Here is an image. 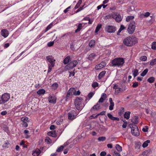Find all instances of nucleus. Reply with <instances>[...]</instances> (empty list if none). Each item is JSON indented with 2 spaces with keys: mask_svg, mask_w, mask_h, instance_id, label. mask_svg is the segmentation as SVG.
<instances>
[{
  "mask_svg": "<svg viewBox=\"0 0 156 156\" xmlns=\"http://www.w3.org/2000/svg\"><path fill=\"white\" fill-rule=\"evenodd\" d=\"M137 42V39L134 37H129L125 39L123 44L127 46H131Z\"/></svg>",
  "mask_w": 156,
  "mask_h": 156,
  "instance_id": "nucleus-1",
  "label": "nucleus"
},
{
  "mask_svg": "<svg viewBox=\"0 0 156 156\" xmlns=\"http://www.w3.org/2000/svg\"><path fill=\"white\" fill-rule=\"evenodd\" d=\"M125 62L124 59L121 58H114L111 62L113 67H122Z\"/></svg>",
  "mask_w": 156,
  "mask_h": 156,
  "instance_id": "nucleus-2",
  "label": "nucleus"
},
{
  "mask_svg": "<svg viewBox=\"0 0 156 156\" xmlns=\"http://www.w3.org/2000/svg\"><path fill=\"white\" fill-rule=\"evenodd\" d=\"M83 100L81 98H77L75 101V105L76 108L79 110L82 109L84 106V104L83 103Z\"/></svg>",
  "mask_w": 156,
  "mask_h": 156,
  "instance_id": "nucleus-3",
  "label": "nucleus"
},
{
  "mask_svg": "<svg viewBox=\"0 0 156 156\" xmlns=\"http://www.w3.org/2000/svg\"><path fill=\"white\" fill-rule=\"evenodd\" d=\"M47 61L50 64H48V72H50L53 67L54 66L55 60L52 56H48L46 57Z\"/></svg>",
  "mask_w": 156,
  "mask_h": 156,
  "instance_id": "nucleus-4",
  "label": "nucleus"
},
{
  "mask_svg": "<svg viewBox=\"0 0 156 156\" xmlns=\"http://www.w3.org/2000/svg\"><path fill=\"white\" fill-rule=\"evenodd\" d=\"M130 127L131 128V133L134 136H138L140 134L138 128L135 124H130L129 125Z\"/></svg>",
  "mask_w": 156,
  "mask_h": 156,
  "instance_id": "nucleus-5",
  "label": "nucleus"
},
{
  "mask_svg": "<svg viewBox=\"0 0 156 156\" xmlns=\"http://www.w3.org/2000/svg\"><path fill=\"white\" fill-rule=\"evenodd\" d=\"M135 23L134 21H131L129 25L127 30L129 34H132L135 30Z\"/></svg>",
  "mask_w": 156,
  "mask_h": 156,
  "instance_id": "nucleus-6",
  "label": "nucleus"
},
{
  "mask_svg": "<svg viewBox=\"0 0 156 156\" xmlns=\"http://www.w3.org/2000/svg\"><path fill=\"white\" fill-rule=\"evenodd\" d=\"M10 98V95L9 94H4L1 97L2 100H0V104H3L9 100Z\"/></svg>",
  "mask_w": 156,
  "mask_h": 156,
  "instance_id": "nucleus-7",
  "label": "nucleus"
},
{
  "mask_svg": "<svg viewBox=\"0 0 156 156\" xmlns=\"http://www.w3.org/2000/svg\"><path fill=\"white\" fill-rule=\"evenodd\" d=\"M109 18H113L115 20V21L119 22L121 21L122 17L119 14H112L108 16Z\"/></svg>",
  "mask_w": 156,
  "mask_h": 156,
  "instance_id": "nucleus-8",
  "label": "nucleus"
},
{
  "mask_svg": "<svg viewBox=\"0 0 156 156\" xmlns=\"http://www.w3.org/2000/svg\"><path fill=\"white\" fill-rule=\"evenodd\" d=\"M114 89H115V94H118L120 92H122L125 90L126 89V87H124V88H121L119 87L117 84H115L114 85L113 87Z\"/></svg>",
  "mask_w": 156,
  "mask_h": 156,
  "instance_id": "nucleus-9",
  "label": "nucleus"
},
{
  "mask_svg": "<svg viewBox=\"0 0 156 156\" xmlns=\"http://www.w3.org/2000/svg\"><path fill=\"white\" fill-rule=\"evenodd\" d=\"M105 30L108 33H113L116 30L115 27L112 26H107L105 28Z\"/></svg>",
  "mask_w": 156,
  "mask_h": 156,
  "instance_id": "nucleus-10",
  "label": "nucleus"
},
{
  "mask_svg": "<svg viewBox=\"0 0 156 156\" xmlns=\"http://www.w3.org/2000/svg\"><path fill=\"white\" fill-rule=\"evenodd\" d=\"M21 121L23 122L21 124L23 126L26 127H27L28 125L27 122H28V118L26 117H22L21 118Z\"/></svg>",
  "mask_w": 156,
  "mask_h": 156,
  "instance_id": "nucleus-11",
  "label": "nucleus"
},
{
  "mask_svg": "<svg viewBox=\"0 0 156 156\" xmlns=\"http://www.w3.org/2000/svg\"><path fill=\"white\" fill-rule=\"evenodd\" d=\"M78 63L77 61L73 60L68 64L67 65V66L69 68L72 69L75 67L77 65Z\"/></svg>",
  "mask_w": 156,
  "mask_h": 156,
  "instance_id": "nucleus-12",
  "label": "nucleus"
},
{
  "mask_svg": "<svg viewBox=\"0 0 156 156\" xmlns=\"http://www.w3.org/2000/svg\"><path fill=\"white\" fill-rule=\"evenodd\" d=\"M76 113L74 111H72L68 114V118L69 119L73 120L75 118L76 116Z\"/></svg>",
  "mask_w": 156,
  "mask_h": 156,
  "instance_id": "nucleus-13",
  "label": "nucleus"
},
{
  "mask_svg": "<svg viewBox=\"0 0 156 156\" xmlns=\"http://www.w3.org/2000/svg\"><path fill=\"white\" fill-rule=\"evenodd\" d=\"M48 100L50 103L55 104L56 102V98L55 96L50 95L48 98Z\"/></svg>",
  "mask_w": 156,
  "mask_h": 156,
  "instance_id": "nucleus-14",
  "label": "nucleus"
},
{
  "mask_svg": "<svg viewBox=\"0 0 156 156\" xmlns=\"http://www.w3.org/2000/svg\"><path fill=\"white\" fill-rule=\"evenodd\" d=\"M75 92V89L73 87L71 88L68 92L67 97H69L70 95H74Z\"/></svg>",
  "mask_w": 156,
  "mask_h": 156,
  "instance_id": "nucleus-15",
  "label": "nucleus"
},
{
  "mask_svg": "<svg viewBox=\"0 0 156 156\" xmlns=\"http://www.w3.org/2000/svg\"><path fill=\"white\" fill-rule=\"evenodd\" d=\"M9 34L8 31L6 29H3L1 30V35L5 38Z\"/></svg>",
  "mask_w": 156,
  "mask_h": 156,
  "instance_id": "nucleus-16",
  "label": "nucleus"
},
{
  "mask_svg": "<svg viewBox=\"0 0 156 156\" xmlns=\"http://www.w3.org/2000/svg\"><path fill=\"white\" fill-rule=\"evenodd\" d=\"M101 108L100 105L99 104V103H98V102H97L96 105H94L91 108V110H94L97 111L98 109H100Z\"/></svg>",
  "mask_w": 156,
  "mask_h": 156,
  "instance_id": "nucleus-17",
  "label": "nucleus"
},
{
  "mask_svg": "<svg viewBox=\"0 0 156 156\" xmlns=\"http://www.w3.org/2000/svg\"><path fill=\"white\" fill-rule=\"evenodd\" d=\"M107 116L108 117L112 120H117L119 121V118L114 117L112 114H110L109 113L107 114Z\"/></svg>",
  "mask_w": 156,
  "mask_h": 156,
  "instance_id": "nucleus-18",
  "label": "nucleus"
},
{
  "mask_svg": "<svg viewBox=\"0 0 156 156\" xmlns=\"http://www.w3.org/2000/svg\"><path fill=\"white\" fill-rule=\"evenodd\" d=\"M109 101L110 103V105L109 106V109L110 110H112L113 109L114 106V103L112 101V98H110L109 99Z\"/></svg>",
  "mask_w": 156,
  "mask_h": 156,
  "instance_id": "nucleus-19",
  "label": "nucleus"
},
{
  "mask_svg": "<svg viewBox=\"0 0 156 156\" xmlns=\"http://www.w3.org/2000/svg\"><path fill=\"white\" fill-rule=\"evenodd\" d=\"M138 117L137 116H134L131 119V122L135 124H137L138 122Z\"/></svg>",
  "mask_w": 156,
  "mask_h": 156,
  "instance_id": "nucleus-20",
  "label": "nucleus"
},
{
  "mask_svg": "<svg viewBox=\"0 0 156 156\" xmlns=\"http://www.w3.org/2000/svg\"><path fill=\"white\" fill-rule=\"evenodd\" d=\"M40 152V150L37 149L33 151L32 155L34 156H38Z\"/></svg>",
  "mask_w": 156,
  "mask_h": 156,
  "instance_id": "nucleus-21",
  "label": "nucleus"
},
{
  "mask_svg": "<svg viewBox=\"0 0 156 156\" xmlns=\"http://www.w3.org/2000/svg\"><path fill=\"white\" fill-rule=\"evenodd\" d=\"M151 153V150L148 149L143 152L142 155L143 156H147L150 154Z\"/></svg>",
  "mask_w": 156,
  "mask_h": 156,
  "instance_id": "nucleus-22",
  "label": "nucleus"
},
{
  "mask_svg": "<svg viewBox=\"0 0 156 156\" xmlns=\"http://www.w3.org/2000/svg\"><path fill=\"white\" fill-rule=\"evenodd\" d=\"M48 135L49 136H51L53 137H55L57 136L55 131H52L48 132Z\"/></svg>",
  "mask_w": 156,
  "mask_h": 156,
  "instance_id": "nucleus-23",
  "label": "nucleus"
},
{
  "mask_svg": "<svg viewBox=\"0 0 156 156\" xmlns=\"http://www.w3.org/2000/svg\"><path fill=\"white\" fill-rule=\"evenodd\" d=\"M105 73L106 71H102L101 72L98 76V79L100 80L101 79L105 76Z\"/></svg>",
  "mask_w": 156,
  "mask_h": 156,
  "instance_id": "nucleus-24",
  "label": "nucleus"
},
{
  "mask_svg": "<svg viewBox=\"0 0 156 156\" xmlns=\"http://www.w3.org/2000/svg\"><path fill=\"white\" fill-rule=\"evenodd\" d=\"M130 112H126L124 114V118L128 119L130 117Z\"/></svg>",
  "mask_w": 156,
  "mask_h": 156,
  "instance_id": "nucleus-25",
  "label": "nucleus"
},
{
  "mask_svg": "<svg viewBox=\"0 0 156 156\" xmlns=\"http://www.w3.org/2000/svg\"><path fill=\"white\" fill-rule=\"evenodd\" d=\"M141 145V143L140 142L136 143L135 144V148L139 150Z\"/></svg>",
  "mask_w": 156,
  "mask_h": 156,
  "instance_id": "nucleus-26",
  "label": "nucleus"
},
{
  "mask_svg": "<svg viewBox=\"0 0 156 156\" xmlns=\"http://www.w3.org/2000/svg\"><path fill=\"white\" fill-rule=\"evenodd\" d=\"M132 72L134 77H135L138 74V70L137 69H134L133 70Z\"/></svg>",
  "mask_w": 156,
  "mask_h": 156,
  "instance_id": "nucleus-27",
  "label": "nucleus"
},
{
  "mask_svg": "<svg viewBox=\"0 0 156 156\" xmlns=\"http://www.w3.org/2000/svg\"><path fill=\"white\" fill-rule=\"evenodd\" d=\"M150 141L149 140H147L145 141L142 144V147L144 148L147 147L148 145V144L150 143Z\"/></svg>",
  "mask_w": 156,
  "mask_h": 156,
  "instance_id": "nucleus-28",
  "label": "nucleus"
},
{
  "mask_svg": "<svg viewBox=\"0 0 156 156\" xmlns=\"http://www.w3.org/2000/svg\"><path fill=\"white\" fill-rule=\"evenodd\" d=\"M70 59V56L67 57L64 60L63 63L65 64H67L69 62Z\"/></svg>",
  "mask_w": 156,
  "mask_h": 156,
  "instance_id": "nucleus-29",
  "label": "nucleus"
},
{
  "mask_svg": "<svg viewBox=\"0 0 156 156\" xmlns=\"http://www.w3.org/2000/svg\"><path fill=\"white\" fill-rule=\"evenodd\" d=\"M82 0H79L78 2L77 3V4L74 7V9H75L78 8L80 6V4L82 3Z\"/></svg>",
  "mask_w": 156,
  "mask_h": 156,
  "instance_id": "nucleus-30",
  "label": "nucleus"
},
{
  "mask_svg": "<svg viewBox=\"0 0 156 156\" xmlns=\"http://www.w3.org/2000/svg\"><path fill=\"white\" fill-rule=\"evenodd\" d=\"M134 18L133 16H128L126 18V22H129L131 20L133 19Z\"/></svg>",
  "mask_w": 156,
  "mask_h": 156,
  "instance_id": "nucleus-31",
  "label": "nucleus"
},
{
  "mask_svg": "<svg viewBox=\"0 0 156 156\" xmlns=\"http://www.w3.org/2000/svg\"><path fill=\"white\" fill-rule=\"evenodd\" d=\"M82 24L81 23H80L77 27V28L75 30V32L76 33H77L79 31H80L81 29V28L82 27Z\"/></svg>",
  "mask_w": 156,
  "mask_h": 156,
  "instance_id": "nucleus-32",
  "label": "nucleus"
},
{
  "mask_svg": "<svg viewBox=\"0 0 156 156\" xmlns=\"http://www.w3.org/2000/svg\"><path fill=\"white\" fill-rule=\"evenodd\" d=\"M95 56V54L94 53H92L89 55L88 59L90 60H92Z\"/></svg>",
  "mask_w": 156,
  "mask_h": 156,
  "instance_id": "nucleus-33",
  "label": "nucleus"
},
{
  "mask_svg": "<svg viewBox=\"0 0 156 156\" xmlns=\"http://www.w3.org/2000/svg\"><path fill=\"white\" fill-rule=\"evenodd\" d=\"M115 147L116 150L119 152H121L122 151V147H121L119 145L116 144L115 146Z\"/></svg>",
  "mask_w": 156,
  "mask_h": 156,
  "instance_id": "nucleus-34",
  "label": "nucleus"
},
{
  "mask_svg": "<svg viewBox=\"0 0 156 156\" xmlns=\"http://www.w3.org/2000/svg\"><path fill=\"white\" fill-rule=\"evenodd\" d=\"M45 90L43 89H40L38 90L37 93L38 94L40 95L41 94H44L45 93Z\"/></svg>",
  "mask_w": 156,
  "mask_h": 156,
  "instance_id": "nucleus-35",
  "label": "nucleus"
},
{
  "mask_svg": "<svg viewBox=\"0 0 156 156\" xmlns=\"http://www.w3.org/2000/svg\"><path fill=\"white\" fill-rule=\"evenodd\" d=\"M148 71V69H146L144 70L142 73L141 74V76H144L147 73Z\"/></svg>",
  "mask_w": 156,
  "mask_h": 156,
  "instance_id": "nucleus-36",
  "label": "nucleus"
},
{
  "mask_svg": "<svg viewBox=\"0 0 156 156\" xmlns=\"http://www.w3.org/2000/svg\"><path fill=\"white\" fill-rule=\"evenodd\" d=\"M66 146L65 145L61 146L59 147L56 150V151L58 152H60L62 151L64 147Z\"/></svg>",
  "mask_w": 156,
  "mask_h": 156,
  "instance_id": "nucleus-37",
  "label": "nucleus"
},
{
  "mask_svg": "<svg viewBox=\"0 0 156 156\" xmlns=\"http://www.w3.org/2000/svg\"><path fill=\"white\" fill-rule=\"evenodd\" d=\"M103 68V66H102V65H101L100 63L99 64H98L95 67V69L98 70L100 69L101 68Z\"/></svg>",
  "mask_w": 156,
  "mask_h": 156,
  "instance_id": "nucleus-38",
  "label": "nucleus"
},
{
  "mask_svg": "<svg viewBox=\"0 0 156 156\" xmlns=\"http://www.w3.org/2000/svg\"><path fill=\"white\" fill-rule=\"evenodd\" d=\"M155 80V79L154 77H151L149 78L147 80V81L150 83H153Z\"/></svg>",
  "mask_w": 156,
  "mask_h": 156,
  "instance_id": "nucleus-39",
  "label": "nucleus"
},
{
  "mask_svg": "<svg viewBox=\"0 0 156 156\" xmlns=\"http://www.w3.org/2000/svg\"><path fill=\"white\" fill-rule=\"evenodd\" d=\"M95 44V41L94 40H91L90 41L89 43V46L90 47H92L94 46Z\"/></svg>",
  "mask_w": 156,
  "mask_h": 156,
  "instance_id": "nucleus-40",
  "label": "nucleus"
},
{
  "mask_svg": "<svg viewBox=\"0 0 156 156\" xmlns=\"http://www.w3.org/2000/svg\"><path fill=\"white\" fill-rule=\"evenodd\" d=\"M58 87V84L57 83L53 84L51 86L52 88L54 90L56 89Z\"/></svg>",
  "mask_w": 156,
  "mask_h": 156,
  "instance_id": "nucleus-41",
  "label": "nucleus"
},
{
  "mask_svg": "<svg viewBox=\"0 0 156 156\" xmlns=\"http://www.w3.org/2000/svg\"><path fill=\"white\" fill-rule=\"evenodd\" d=\"M101 26L102 25L101 24H99L98 25L95 29V33H97L99 31L100 29L101 28Z\"/></svg>",
  "mask_w": 156,
  "mask_h": 156,
  "instance_id": "nucleus-42",
  "label": "nucleus"
},
{
  "mask_svg": "<svg viewBox=\"0 0 156 156\" xmlns=\"http://www.w3.org/2000/svg\"><path fill=\"white\" fill-rule=\"evenodd\" d=\"M45 141L48 144H50L51 142V140L48 137H47L45 139Z\"/></svg>",
  "mask_w": 156,
  "mask_h": 156,
  "instance_id": "nucleus-43",
  "label": "nucleus"
},
{
  "mask_svg": "<svg viewBox=\"0 0 156 156\" xmlns=\"http://www.w3.org/2000/svg\"><path fill=\"white\" fill-rule=\"evenodd\" d=\"M156 64V58L152 59L150 63V65L151 66H153Z\"/></svg>",
  "mask_w": 156,
  "mask_h": 156,
  "instance_id": "nucleus-44",
  "label": "nucleus"
},
{
  "mask_svg": "<svg viewBox=\"0 0 156 156\" xmlns=\"http://www.w3.org/2000/svg\"><path fill=\"white\" fill-rule=\"evenodd\" d=\"M106 137L105 136H101L98 138V140L100 141H103L106 140Z\"/></svg>",
  "mask_w": 156,
  "mask_h": 156,
  "instance_id": "nucleus-45",
  "label": "nucleus"
},
{
  "mask_svg": "<svg viewBox=\"0 0 156 156\" xmlns=\"http://www.w3.org/2000/svg\"><path fill=\"white\" fill-rule=\"evenodd\" d=\"M106 113L105 111H102L100 113L98 114L97 115L95 116V117L94 118H97L98 116L99 115H105Z\"/></svg>",
  "mask_w": 156,
  "mask_h": 156,
  "instance_id": "nucleus-46",
  "label": "nucleus"
},
{
  "mask_svg": "<svg viewBox=\"0 0 156 156\" xmlns=\"http://www.w3.org/2000/svg\"><path fill=\"white\" fill-rule=\"evenodd\" d=\"M151 48L153 49L156 50V42H154L152 44Z\"/></svg>",
  "mask_w": 156,
  "mask_h": 156,
  "instance_id": "nucleus-47",
  "label": "nucleus"
},
{
  "mask_svg": "<svg viewBox=\"0 0 156 156\" xmlns=\"http://www.w3.org/2000/svg\"><path fill=\"white\" fill-rule=\"evenodd\" d=\"M98 83L96 82H93L92 85V87H93L94 88H95L96 87H98Z\"/></svg>",
  "mask_w": 156,
  "mask_h": 156,
  "instance_id": "nucleus-48",
  "label": "nucleus"
},
{
  "mask_svg": "<svg viewBox=\"0 0 156 156\" xmlns=\"http://www.w3.org/2000/svg\"><path fill=\"white\" fill-rule=\"evenodd\" d=\"M53 25L52 23H51L49 25H48L46 28V31L45 32L48 30L49 29H51Z\"/></svg>",
  "mask_w": 156,
  "mask_h": 156,
  "instance_id": "nucleus-49",
  "label": "nucleus"
},
{
  "mask_svg": "<svg viewBox=\"0 0 156 156\" xmlns=\"http://www.w3.org/2000/svg\"><path fill=\"white\" fill-rule=\"evenodd\" d=\"M125 29V27H124V26H123V25H121L120 28L119 29V30H118V33H119L121 32V31L122 30H123V29Z\"/></svg>",
  "mask_w": 156,
  "mask_h": 156,
  "instance_id": "nucleus-50",
  "label": "nucleus"
},
{
  "mask_svg": "<svg viewBox=\"0 0 156 156\" xmlns=\"http://www.w3.org/2000/svg\"><path fill=\"white\" fill-rule=\"evenodd\" d=\"M147 59V57L145 56H143L140 58V59L142 61H145Z\"/></svg>",
  "mask_w": 156,
  "mask_h": 156,
  "instance_id": "nucleus-51",
  "label": "nucleus"
},
{
  "mask_svg": "<svg viewBox=\"0 0 156 156\" xmlns=\"http://www.w3.org/2000/svg\"><path fill=\"white\" fill-rule=\"evenodd\" d=\"M105 100V98H104L103 97H101L100 98L99 100V101L98 102V103H102L104 102V101Z\"/></svg>",
  "mask_w": 156,
  "mask_h": 156,
  "instance_id": "nucleus-52",
  "label": "nucleus"
},
{
  "mask_svg": "<svg viewBox=\"0 0 156 156\" xmlns=\"http://www.w3.org/2000/svg\"><path fill=\"white\" fill-rule=\"evenodd\" d=\"M54 44V41H51V42H48V43L47 45L48 47H51V46H53V45Z\"/></svg>",
  "mask_w": 156,
  "mask_h": 156,
  "instance_id": "nucleus-53",
  "label": "nucleus"
},
{
  "mask_svg": "<svg viewBox=\"0 0 156 156\" xmlns=\"http://www.w3.org/2000/svg\"><path fill=\"white\" fill-rule=\"evenodd\" d=\"M94 95V93L93 92H90L89 93L88 95V97L90 98H91Z\"/></svg>",
  "mask_w": 156,
  "mask_h": 156,
  "instance_id": "nucleus-54",
  "label": "nucleus"
},
{
  "mask_svg": "<svg viewBox=\"0 0 156 156\" xmlns=\"http://www.w3.org/2000/svg\"><path fill=\"white\" fill-rule=\"evenodd\" d=\"M124 112V108L123 107L121 108L119 112V114L121 115V113H122Z\"/></svg>",
  "mask_w": 156,
  "mask_h": 156,
  "instance_id": "nucleus-55",
  "label": "nucleus"
},
{
  "mask_svg": "<svg viewBox=\"0 0 156 156\" xmlns=\"http://www.w3.org/2000/svg\"><path fill=\"white\" fill-rule=\"evenodd\" d=\"M113 155L114 156H121L120 154L116 151L114 152Z\"/></svg>",
  "mask_w": 156,
  "mask_h": 156,
  "instance_id": "nucleus-56",
  "label": "nucleus"
},
{
  "mask_svg": "<svg viewBox=\"0 0 156 156\" xmlns=\"http://www.w3.org/2000/svg\"><path fill=\"white\" fill-rule=\"evenodd\" d=\"M100 154L101 156H105L106 154V153L105 151H102Z\"/></svg>",
  "mask_w": 156,
  "mask_h": 156,
  "instance_id": "nucleus-57",
  "label": "nucleus"
},
{
  "mask_svg": "<svg viewBox=\"0 0 156 156\" xmlns=\"http://www.w3.org/2000/svg\"><path fill=\"white\" fill-rule=\"evenodd\" d=\"M71 7V6H69L68 7V8H67L66 9H65L64 10V12L65 13H67L68 11V9H70Z\"/></svg>",
  "mask_w": 156,
  "mask_h": 156,
  "instance_id": "nucleus-58",
  "label": "nucleus"
},
{
  "mask_svg": "<svg viewBox=\"0 0 156 156\" xmlns=\"http://www.w3.org/2000/svg\"><path fill=\"white\" fill-rule=\"evenodd\" d=\"M80 94V92L79 90H78L77 92H76L75 90V92L74 93V95H78Z\"/></svg>",
  "mask_w": 156,
  "mask_h": 156,
  "instance_id": "nucleus-59",
  "label": "nucleus"
},
{
  "mask_svg": "<svg viewBox=\"0 0 156 156\" xmlns=\"http://www.w3.org/2000/svg\"><path fill=\"white\" fill-rule=\"evenodd\" d=\"M138 86V83L137 82H135L133 83L132 86L133 87H137Z\"/></svg>",
  "mask_w": 156,
  "mask_h": 156,
  "instance_id": "nucleus-60",
  "label": "nucleus"
},
{
  "mask_svg": "<svg viewBox=\"0 0 156 156\" xmlns=\"http://www.w3.org/2000/svg\"><path fill=\"white\" fill-rule=\"evenodd\" d=\"M144 15L145 17H147L150 16V13L149 12H147L144 14Z\"/></svg>",
  "mask_w": 156,
  "mask_h": 156,
  "instance_id": "nucleus-61",
  "label": "nucleus"
},
{
  "mask_svg": "<svg viewBox=\"0 0 156 156\" xmlns=\"http://www.w3.org/2000/svg\"><path fill=\"white\" fill-rule=\"evenodd\" d=\"M148 128L147 126H146L145 128H143L142 131L144 132H147L148 131Z\"/></svg>",
  "mask_w": 156,
  "mask_h": 156,
  "instance_id": "nucleus-62",
  "label": "nucleus"
},
{
  "mask_svg": "<svg viewBox=\"0 0 156 156\" xmlns=\"http://www.w3.org/2000/svg\"><path fill=\"white\" fill-rule=\"evenodd\" d=\"M100 64L102 66H103V67H105L106 64V62H102Z\"/></svg>",
  "mask_w": 156,
  "mask_h": 156,
  "instance_id": "nucleus-63",
  "label": "nucleus"
},
{
  "mask_svg": "<svg viewBox=\"0 0 156 156\" xmlns=\"http://www.w3.org/2000/svg\"><path fill=\"white\" fill-rule=\"evenodd\" d=\"M7 114V112L6 111H2L1 112V114L2 115H5Z\"/></svg>",
  "mask_w": 156,
  "mask_h": 156,
  "instance_id": "nucleus-64",
  "label": "nucleus"
}]
</instances>
